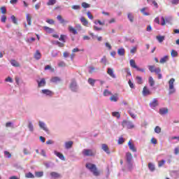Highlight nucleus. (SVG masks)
I'll return each mask as SVG.
<instances>
[{
	"label": "nucleus",
	"instance_id": "nucleus-62",
	"mask_svg": "<svg viewBox=\"0 0 179 179\" xmlns=\"http://www.w3.org/2000/svg\"><path fill=\"white\" fill-rule=\"evenodd\" d=\"M1 22H2V23H6V15H2L1 16Z\"/></svg>",
	"mask_w": 179,
	"mask_h": 179
},
{
	"label": "nucleus",
	"instance_id": "nucleus-14",
	"mask_svg": "<svg viewBox=\"0 0 179 179\" xmlns=\"http://www.w3.org/2000/svg\"><path fill=\"white\" fill-rule=\"evenodd\" d=\"M50 176L52 178H61V174L57 172H51Z\"/></svg>",
	"mask_w": 179,
	"mask_h": 179
},
{
	"label": "nucleus",
	"instance_id": "nucleus-51",
	"mask_svg": "<svg viewBox=\"0 0 179 179\" xmlns=\"http://www.w3.org/2000/svg\"><path fill=\"white\" fill-rule=\"evenodd\" d=\"M28 127H29V131H31V132H33V131L34 130V128L33 124H31V122L29 123Z\"/></svg>",
	"mask_w": 179,
	"mask_h": 179
},
{
	"label": "nucleus",
	"instance_id": "nucleus-3",
	"mask_svg": "<svg viewBox=\"0 0 179 179\" xmlns=\"http://www.w3.org/2000/svg\"><path fill=\"white\" fill-rule=\"evenodd\" d=\"M176 82V79L171 78L169 81V94H173V93H176V89H174V83Z\"/></svg>",
	"mask_w": 179,
	"mask_h": 179
},
{
	"label": "nucleus",
	"instance_id": "nucleus-10",
	"mask_svg": "<svg viewBox=\"0 0 179 179\" xmlns=\"http://www.w3.org/2000/svg\"><path fill=\"white\" fill-rule=\"evenodd\" d=\"M152 93L150 92V90L148 89V87L145 86L143 89V96H149Z\"/></svg>",
	"mask_w": 179,
	"mask_h": 179
},
{
	"label": "nucleus",
	"instance_id": "nucleus-28",
	"mask_svg": "<svg viewBox=\"0 0 179 179\" xmlns=\"http://www.w3.org/2000/svg\"><path fill=\"white\" fill-rule=\"evenodd\" d=\"M35 59H40L41 58V53L39 50H36L35 55H34Z\"/></svg>",
	"mask_w": 179,
	"mask_h": 179
},
{
	"label": "nucleus",
	"instance_id": "nucleus-50",
	"mask_svg": "<svg viewBox=\"0 0 179 179\" xmlns=\"http://www.w3.org/2000/svg\"><path fill=\"white\" fill-rule=\"evenodd\" d=\"M125 142V140H124V138L120 137L118 139V144L119 145H122V143H124Z\"/></svg>",
	"mask_w": 179,
	"mask_h": 179
},
{
	"label": "nucleus",
	"instance_id": "nucleus-24",
	"mask_svg": "<svg viewBox=\"0 0 179 179\" xmlns=\"http://www.w3.org/2000/svg\"><path fill=\"white\" fill-rule=\"evenodd\" d=\"M76 82L73 81L71 83L70 88L71 90H73V92H76Z\"/></svg>",
	"mask_w": 179,
	"mask_h": 179
},
{
	"label": "nucleus",
	"instance_id": "nucleus-23",
	"mask_svg": "<svg viewBox=\"0 0 179 179\" xmlns=\"http://www.w3.org/2000/svg\"><path fill=\"white\" fill-rule=\"evenodd\" d=\"M147 9H148V7H144L140 10V12H141V13H143V15H144V16H149V15H150V13L145 11Z\"/></svg>",
	"mask_w": 179,
	"mask_h": 179
},
{
	"label": "nucleus",
	"instance_id": "nucleus-55",
	"mask_svg": "<svg viewBox=\"0 0 179 179\" xmlns=\"http://www.w3.org/2000/svg\"><path fill=\"white\" fill-rule=\"evenodd\" d=\"M148 69L150 71L153 73L155 72V70L156 69V68H155V66H148Z\"/></svg>",
	"mask_w": 179,
	"mask_h": 179
},
{
	"label": "nucleus",
	"instance_id": "nucleus-15",
	"mask_svg": "<svg viewBox=\"0 0 179 179\" xmlns=\"http://www.w3.org/2000/svg\"><path fill=\"white\" fill-rule=\"evenodd\" d=\"M117 54L120 57H124V55H125V49L124 48L118 49Z\"/></svg>",
	"mask_w": 179,
	"mask_h": 179
},
{
	"label": "nucleus",
	"instance_id": "nucleus-25",
	"mask_svg": "<svg viewBox=\"0 0 179 179\" xmlns=\"http://www.w3.org/2000/svg\"><path fill=\"white\" fill-rule=\"evenodd\" d=\"M10 64L13 66H15V67H19L20 66V64H19V62H17L16 60L13 59L10 60Z\"/></svg>",
	"mask_w": 179,
	"mask_h": 179
},
{
	"label": "nucleus",
	"instance_id": "nucleus-9",
	"mask_svg": "<svg viewBox=\"0 0 179 179\" xmlns=\"http://www.w3.org/2000/svg\"><path fill=\"white\" fill-rule=\"evenodd\" d=\"M107 73L109 75V76H110V78L115 79L116 76L115 74H114V70L113 69L108 68Z\"/></svg>",
	"mask_w": 179,
	"mask_h": 179
},
{
	"label": "nucleus",
	"instance_id": "nucleus-59",
	"mask_svg": "<svg viewBox=\"0 0 179 179\" xmlns=\"http://www.w3.org/2000/svg\"><path fill=\"white\" fill-rule=\"evenodd\" d=\"M128 83L131 89H134V87H135L134 83L131 80H129Z\"/></svg>",
	"mask_w": 179,
	"mask_h": 179
},
{
	"label": "nucleus",
	"instance_id": "nucleus-33",
	"mask_svg": "<svg viewBox=\"0 0 179 179\" xmlns=\"http://www.w3.org/2000/svg\"><path fill=\"white\" fill-rule=\"evenodd\" d=\"M171 56L173 58H175L176 57H178V52L176 51L175 50H172L171 52Z\"/></svg>",
	"mask_w": 179,
	"mask_h": 179
},
{
	"label": "nucleus",
	"instance_id": "nucleus-2",
	"mask_svg": "<svg viewBox=\"0 0 179 179\" xmlns=\"http://www.w3.org/2000/svg\"><path fill=\"white\" fill-rule=\"evenodd\" d=\"M82 155L85 157H93L96 156V151H94L90 149H84L82 151Z\"/></svg>",
	"mask_w": 179,
	"mask_h": 179
},
{
	"label": "nucleus",
	"instance_id": "nucleus-63",
	"mask_svg": "<svg viewBox=\"0 0 179 179\" xmlns=\"http://www.w3.org/2000/svg\"><path fill=\"white\" fill-rule=\"evenodd\" d=\"M63 57H64V58H68V57H69V52H64V53H63Z\"/></svg>",
	"mask_w": 179,
	"mask_h": 179
},
{
	"label": "nucleus",
	"instance_id": "nucleus-64",
	"mask_svg": "<svg viewBox=\"0 0 179 179\" xmlns=\"http://www.w3.org/2000/svg\"><path fill=\"white\" fill-rule=\"evenodd\" d=\"M130 52L131 54H135V52H136V47H134L132 49H131Z\"/></svg>",
	"mask_w": 179,
	"mask_h": 179
},
{
	"label": "nucleus",
	"instance_id": "nucleus-32",
	"mask_svg": "<svg viewBox=\"0 0 179 179\" xmlns=\"http://www.w3.org/2000/svg\"><path fill=\"white\" fill-rule=\"evenodd\" d=\"M136 80L138 85H142V83H143V80H142V77H141V76H136Z\"/></svg>",
	"mask_w": 179,
	"mask_h": 179
},
{
	"label": "nucleus",
	"instance_id": "nucleus-52",
	"mask_svg": "<svg viewBox=\"0 0 179 179\" xmlns=\"http://www.w3.org/2000/svg\"><path fill=\"white\" fill-rule=\"evenodd\" d=\"M65 38H66V36L65 35H61L59 38V41H62L63 43H65Z\"/></svg>",
	"mask_w": 179,
	"mask_h": 179
},
{
	"label": "nucleus",
	"instance_id": "nucleus-4",
	"mask_svg": "<svg viewBox=\"0 0 179 179\" xmlns=\"http://www.w3.org/2000/svg\"><path fill=\"white\" fill-rule=\"evenodd\" d=\"M126 159L128 164H129V170H132V154L131 152L126 153Z\"/></svg>",
	"mask_w": 179,
	"mask_h": 179
},
{
	"label": "nucleus",
	"instance_id": "nucleus-16",
	"mask_svg": "<svg viewBox=\"0 0 179 179\" xmlns=\"http://www.w3.org/2000/svg\"><path fill=\"white\" fill-rule=\"evenodd\" d=\"M110 101L117 102L118 101V94H115L110 97Z\"/></svg>",
	"mask_w": 179,
	"mask_h": 179
},
{
	"label": "nucleus",
	"instance_id": "nucleus-27",
	"mask_svg": "<svg viewBox=\"0 0 179 179\" xmlns=\"http://www.w3.org/2000/svg\"><path fill=\"white\" fill-rule=\"evenodd\" d=\"M27 22L29 26H31V15L30 14H27Z\"/></svg>",
	"mask_w": 179,
	"mask_h": 179
},
{
	"label": "nucleus",
	"instance_id": "nucleus-5",
	"mask_svg": "<svg viewBox=\"0 0 179 179\" xmlns=\"http://www.w3.org/2000/svg\"><path fill=\"white\" fill-rule=\"evenodd\" d=\"M130 66H131V68H134V69H136V71H138V72H145V70L144 69H141L136 65V63L134 59H130Z\"/></svg>",
	"mask_w": 179,
	"mask_h": 179
},
{
	"label": "nucleus",
	"instance_id": "nucleus-12",
	"mask_svg": "<svg viewBox=\"0 0 179 179\" xmlns=\"http://www.w3.org/2000/svg\"><path fill=\"white\" fill-rule=\"evenodd\" d=\"M150 107L152 108H155V107H157L159 106V101L157 99H154L153 101L150 103Z\"/></svg>",
	"mask_w": 179,
	"mask_h": 179
},
{
	"label": "nucleus",
	"instance_id": "nucleus-11",
	"mask_svg": "<svg viewBox=\"0 0 179 179\" xmlns=\"http://www.w3.org/2000/svg\"><path fill=\"white\" fill-rule=\"evenodd\" d=\"M38 83V87H43V86H45L46 82L45 78L41 79L40 81H37Z\"/></svg>",
	"mask_w": 179,
	"mask_h": 179
},
{
	"label": "nucleus",
	"instance_id": "nucleus-37",
	"mask_svg": "<svg viewBox=\"0 0 179 179\" xmlns=\"http://www.w3.org/2000/svg\"><path fill=\"white\" fill-rule=\"evenodd\" d=\"M25 178H34V175L31 173V172H29L25 174Z\"/></svg>",
	"mask_w": 179,
	"mask_h": 179
},
{
	"label": "nucleus",
	"instance_id": "nucleus-42",
	"mask_svg": "<svg viewBox=\"0 0 179 179\" xmlns=\"http://www.w3.org/2000/svg\"><path fill=\"white\" fill-rule=\"evenodd\" d=\"M127 17L131 23L134 22V15L131 13H128Z\"/></svg>",
	"mask_w": 179,
	"mask_h": 179
},
{
	"label": "nucleus",
	"instance_id": "nucleus-36",
	"mask_svg": "<svg viewBox=\"0 0 179 179\" xmlns=\"http://www.w3.org/2000/svg\"><path fill=\"white\" fill-rule=\"evenodd\" d=\"M111 94H113V93H111V92H110L108 90H104L103 96L105 97L107 96H111Z\"/></svg>",
	"mask_w": 179,
	"mask_h": 179
},
{
	"label": "nucleus",
	"instance_id": "nucleus-43",
	"mask_svg": "<svg viewBox=\"0 0 179 179\" xmlns=\"http://www.w3.org/2000/svg\"><path fill=\"white\" fill-rule=\"evenodd\" d=\"M112 115L113 117H116L117 118H120V117H121V115L119 112H113Z\"/></svg>",
	"mask_w": 179,
	"mask_h": 179
},
{
	"label": "nucleus",
	"instance_id": "nucleus-21",
	"mask_svg": "<svg viewBox=\"0 0 179 179\" xmlns=\"http://www.w3.org/2000/svg\"><path fill=\"white\" fill-rule=\"evenodd\" d=\"M102 149L107 153L108 155H110V150L108 149V146L106 144H102Z\"/></svg>",
	"mask_w": 179,
	"mask_h": 179
},
{
	"label": "nucleus",
	"instance_id": "nucleus-29",
	"mask_svg": "<svg viewBox=\"0 0 179 179\" xmlns=\"http://www.w3.org/2000/svg\"><path fill=\"white\" fill-rule=\"evenodd\" d=\"M43 29L46 33H53L54 29L50 28L48 27H43Z\"/></svg>",
	"mask_w": 179,
	"mask_h": 179
},
{
	"label": "nucleus",
	"instance_id": "nucleus-31",
	"mask_svg": "<svg viewBox=\"0 0 179 179\" xmlns=\"http://www.w3.org/2000/svg\"><path fill=\"white\" fill-rule=\"evenodd\" d=\"M157 40L159 41V43H163L164 41V36H156Z\"/></svg>",
	"mask_w": 179,
	"mask_h": 179
},
{
	"label": "nucleus",
	"instance_id": "nucleus-41",
	"mask_svg": "<svg viewBox=\"0 0 179 179\" xmlns=\"http://www.w3.org/2000/svg\"><path fill=\"white\" fill-rule=\"evenodd\" d=\"M61 80V79L58 77H53L51 79V82H52L53 83H57V82H59Z\"/></svg>",
	"mask_w": 179,
	"mask_h": 179
},
{
	"label": "nucleus",
	"instance_id": "nucleus-60",
	"mask_svg": "<svg viewBox=\"0 0 179 179\" xmlns=\"http://www.w3.org/2000/svg\"><path fill=\"white\" fill-rule=\"evenodd\" d=\"M154 72L159 74L160 72H162V69H160V67H158L154 70Z\"/></svg>",
	"mask_w": 179,
	"mask_h": 179
},
{
	"label": "nucleus",
	"instance_id": "nucleus-56",
	"mask_svg": "<svg viewBox=\"0 0 179 179\" xmlns=\"http://www.w3.org/2000/svg\"><path fill=\"white\" fill-rule=\"evenodd\" d=\"M56 45H58V47H60L61 48H62V47H64L65 45L59 41H57Z\"/></svg>",
	"mask_w": 179,
	"mask_h": 179
},
{
	"label": "nucleus",
	"instance_id": "nucleus-35",
	"mask_svg": "<svg viewBox=\"0 0 179 179\" xmlns=\"http://www.w3.org/2000/svg\"><path fill=\"white\" fill-rule=\"evenodd\" d=\"M148 82L150 83V86H155V80H153V77L150 76L148 79Z\"/></svg>",
	"mask_w": 179,
	"mask_h": 179
},
{
	"label": "nucleus",
	"instance_id": "nucleus-40",
	"mask_svg": "<svg viewBox=\"0 0 179 179\" xmlns=\"http://www.w3.org/2000/svg\"><path fill=\"white\" fill-rule=\"evenodd\" d=\"M148 169L151 171H155V165L153 164H152V163H149L148 164Z\"/></svg>",
	"mask_w": 179,
	"mask_h": 179
},
{
	"label": "nucleus",
	"instance_id": "nucleus-44",
	"mask_svg": "<svg viewBox=\"0 0 179 179\" xmlns=\"http://www.w3.org/2000/svg\"><path fill=\"white\" fill-rule=\"evenodd\" d=\"M155 132H156V134H160V132H162V128H160L159 126H157L155 128Z\"/></svg>",
	"mask_w": 179,
	"mask_h": 179
},
{
	"label": "nucleus",
	"instance_id": "nucleus-61",
	"mask_svg": "<svg viewBox=\"0 0 179 179\" xmlns=\"http://www.w3.org/2000/svg\"><path fill=\"white\" fill-rule=\"evenodd\" d=\"M58 66H60V67L66 66V64H65L64 62H60L58 64Z\"/></svg>",
	"mask_w": 179,
	"mask_h": 179
},
{
	"label": "nucleus",
	"instance_id": "nucleus-47",
	"mask_svg": "<svg viewBox=\"0 0 179 179\" xmlns=\"http://www.w3.org/2000/svg\"><path fill=\"white\" fill-rule=\"evenodd\" d=\"M0 10L3 15H5V13H6V8L5 6L1 7Z\"/></svg>",
	"mask_w": 179,
	"mask_h": 179
},
{
	"label": "nucleus",
	"instance_id": "nucleus-38",
	"mask_svg": "<svg viewBox=\"0 0 179 179\" xmlns=\"http://www.w3.org/2000/svg\"><path fill=\"white\" fill-rule=\"evenodd\" d=\"M35 176L36 177H38V178L43 177L44 176V172L43 171L35 172Z\"/></svg>",
	"mask_w": 179,
	"mask_h": 179
},
{
	"label": "nucleus",
	"instance_id": "nucleus-48",
	"mask_svg": "<svg viewBox=\"0 0 179 179\" xmlns=\"http://www.w3.org/2000/svg\"><path fill=\"white\" fill-rule=\"evenodd\" d=\"M164 163H166V161L164 159H162L158 162V166L162 167V166H164Z\"/></svg>",
	"mask_w": 179,
	"mask_h": 179
},
{
	"label": "nucleus",
	"instance_id": "nucleus-49",
	"mask_svg": "<svg viewBox=\"0 0 179 179\" xmlns=\"http://www.w3.org/2000/svg\"><path fill=\"white\" fill-rule=\"evenodd\" d=\"M46 22L48 23L49 24H55V21H54V20L52 19H48L46 20Z\"/></svg>",
	"mask_w": 179,
	"mask_h": 179
},
{
	"label": "nucleus",
	"instance_id": "nucleus-18",
	"mask_svg": "<svg viewBox=\"0 0 179 179\" xmlns=\"http://www.w3.org/2000/svg\"><path fill=\"white\" fill-rule=\"evenodd\" d=\"M169 61V57L167 55L164 56L162 58L160 59L159 63L160 64H166Z\"/></svg>",
	"mask_w": 179,
	"mask_h": 179
},
{
	"label": "nucleus",
	"instance_id": "nucleus-1",
	"mask_svg": "<svg viewBox=\"0 0 179 179\" xmlns=\"http://www.w3.org/2000/svg\"><path fill=\"white\" fill-rule=\"evenodd\" d=\"M85 167L91 171V173H93L94 176H100V172H99V170H97V167L94 164L88 163L85 165Z\"/></svg>",
	"mask_w": 179,
	"mask_h": 179
},
{
	"label": "nucleus",
	"instance_id": "nucleus-53",
	"mask_svg": "<svg viewBox=\"0 0 179 179\" xmlns=\"http://www.w3.org/2000/svg\"><path fill=\"white\" fill-rule=\"evenodd\" d=\"M87 15L89 17V19H90L91 20H93L94 17H93V15H92V13H90V11H88L87 13Z\"/></svg>",
	"mask_w": 179,
	"mask_h": 179
},
{
	"label": "nucleus",
	"instance_id": "nucleus-26",
	"mask_svg": "<svg viewBox=\"0 0 179 179\" xmlns=\"http://www.w3.org/2000/svg\"><path fill=\"white\" fill-rule=\"evenodd\" d=\"M69 31L70 33H73V34H78V31H76V29L72 26L69 27Z\"/></svg>",
	"mask_w": 179,
	"mask_h": 179
},
{
	"label": "nucleus",
	"instance_id": "nucleus-58",
	"mask_svg": "<svg viewBox=\"0 0 179 179\" xmlns=\"http://www.w3.org/2000/svg\"><path fill=\"white\" fill-rule=\"evenodd\" d=\"M79 51H85V50H79L78 48H75L72 50V52H79Z\"/></svg>",
	"mask_w": 179,
	"mask_h": 179
},
{
	"label": "nucleus",
	"instance_id": "nucleus-17",
	"mask_svg": "<svg viewBox=\"0 0 179 179\" xmlns=\"http://www.w3.org/2000/svg\"><path fill=\"white\" fill-rule=\"evenodd\" d=\"M39 127H40V128L43 129V131H45V132H48V129L47 128V127H45V124H44V122L40 121Z\"/></svg>",
	"mask_w": 179,
	"mask_h": 179
},
{
	"label": "nucleus",
	"instance_id": "nucleus-6",
	"mask_svg": "<svg viewBox=\"0 0 179 179\" xmlns=\"http://www.w3.org/2000/svg\"><path fill=\"white\" fill-rule=\"evenodd\" d=\"M122 127H124V128H127V129H132V128H134L135 126L134 125V124H132V122H128L127 120H124L122 123Z\"/></svg>",
	"mask_w": 179,
	"mask_h": 179
},
{
	"label": "nucleus",
	"instance_id": "nucleus-7",
	"mask_svg": "<svg viewBox=\"0 0 179 179\" xmlns=\"http://www.w3.org/2000/svg\"><path fill=\"white\" fill-rule=\"evenodd\" d=\"M41 93H43V94H45L46 96H50V97L54 96V92L50 90H42Z\"/></svg>",
	"mask_w": 179,
	"mask_h": 179
},
{
	"label": "nucleus",
	"instance_id": "nucleus-19",
	"mask_svg": "<svg viewBox=\"0 0 179 179\" xmlns=\"http://www.w3.org/2000/svg\"><path fill=\"white\" fill-rule=\"evenodd\" d=\"M57 19L60 22V23H62V24H64V23H68V21H65L61 15H57Z\"/></svg>",
	"mask_w": 179,
	"mask_h": 179
},
{
	"label": "nucleus",
	"instance_id": "nucleus-8",
	"mask_svg": "<svg viewBox=\"0 0 179 179\" xmlns=\"http://www.w3.org/2000/svg\"><path fill=\"white\" fill-rule=\"evenodd\" d=\"M128 146H129V149H130L131 152H136V148L135 147V145H134V143L131 142V141L128 142Z\"/></svg>",
	"mask_w": 179,
	"mask_h": 179
},
{
	"label": "nucleus",
	"instance_id": "nucleus-46",
	"mask_svg": "<svg viewBox=\"0 0 179 179\" xmlns=\"http://www.w3.org/2000/svg\"><path fill=\"white\" fill-rule=\"evenodd\" d=\"M81 5H82L83 8H84L85 9H86L87 8H89L90 6V4H89L86 2H83Z\"/></svg>",
	"mask_w": 179,
	"mask_h": 179
},
{
	"label": "nucleus",
	"instance_id": "nucleus-45",
	"mask_svg": "<svg viewBox=\"0 0 179 179\" xmlns=\"http://www.w3.org/2000/svg\"><path fill=\"white\" fill-rule=\"evenodd\" d=\"M11 20L14 24H17V20L16 19V17L15 15L11 16Z\"/></svg>",
	"mask_w": 179,
	"mask_h": 179
},
{
	"label": "nucleus",
	"instance_id": "nucleus-13",
	"mask_svg": "<svg viewBox=\"0 0 179 179\" xmlns=\"http://www.w3.org/2000/svg\"><path fill=\"white\" fill-rule=\"evenodd\" d=\"M54 153L55 156H57V157H59V159H60V160H65V157L62 153L58 152L57 151H55Z\"/></svg>",
	"mask_w": 179,
	"mask_h": 179
},
{
	"label": "nucleus",
	"instance_id": "nucleus-34",
	"mask_svg": "<svg viewBox=\"0 0 179 179\" xmlns=\"http://www.w3.org/2000/svg\"><path fill=\"white\" fill-rule=\"evenodd\" d=\"M57 3V0H49L47 3L48 6H52Z\"/></svg>",
	"mask_w": 179,
	"mask_h": 179
},
{
	"label": "nucleus",
	"instance_id": "nucleus-57",
	"mask_svg": "<svg viewBox=\"0 0 179 179\" xmlns=\"http://www.w3.org/2000/svg\"><path fill=\"white\" fill-rule=\"evenodd\" d=\"M4 155H5V156H7V157H8V159H10V157H12V155L10 154V152H9L8 151H5Z\"/></svg>",
	"mask_w": 179,
	"mask_h": 179
},
{
	"label": "nucleus",
	"instance_id": "nucleus-30",
	"mask_svg": "<svg viewBox=\"0 0 179 179\" xmlns=\"http://www.w3.org/2000/svg\"><path fill=\"white\" fill-rule=\"evenodd\" d=\"M72 145H73V142L68 141L65 143L66 149H71L72 148Z\"/></svg>",
	"mask_w": 179,
	"mask_h": 179
},
{
	"label": "nucleus",
	"instance_id": "nucleus-22",
	"mask_svg": "<svg viewBox=\"0 0 179 179\" xmlns=\"http://www.w3.org/2000/svg\"><path fill=\"white\" fill-rule=\"evenodd\" d=\"M80 22L83 24V26H87L89 24V22L87 21V20H86V18H85V17H81Z\"/></svg>",
	"mask_w": 179,
	"mask_h": 179
},
{
	"label": "nucleus",
	"instance_id": "nucleus-20",
	"mask_svg": "<svg viewBox=\"0 0 179 179\" xmlns=\"http://www.w3.org/2000/svg\"><path fill=\"white\" fill-rule=\"evenodd\" d=\"M167 113H169V109L166 108L159 109V114H161V115H164V114H167Z\"/></svg>",
	"mask_w": 179,
	"mask_h": 179
},
{
	"label": "nucleus",
	"instance_id": "nucleus-39",
	"mask_svg": "<svg viewBox=\"0 0 179 179\" xmlns=\"http://www.w3.org/2000/svg\"><path fill=\"white\" fill-rule=\"evenodd\" d=\"M88 83L91 85V86H94V83H96V80L93 78H88Z\"/></svg>",
	"mask_w": 179,
	"mask_h": 179
},
{
	"label": "nucleus",
	"instance_id": "nucleus-54",
	"mask_svg": "<svg viewBox=\"0 0 179 179\" xmlns=\"http://www.w3.org/2000/svg\"><path fill=\"white\" fill-rule=\"evenodd\" d=\"M72 9H74V10H79V9H80V6L78 5H74L72 6Z\"/></svg>",
	"mask_w": 179,
	"mask_h": 179
}]
</instances>
